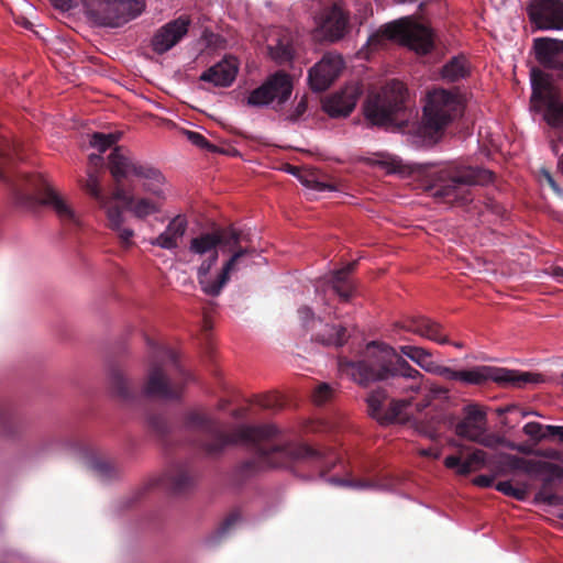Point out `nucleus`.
I'll return each instance as SVG.
<instances>
[{"mask_svg":"<svg viewBox=\"0 0 563 563\" xmlns=\"http://www.w3.org/2000/svg\"><path fill=\"white\" fill-rule=\"evenodd\" d=\"M367 360L352 362L340 358L338 362L341 375H344L360 385L372 382L388 380L394 394L401 396L393 399L385 410L388 398L386 389H376L367 397L369 413L380 423H388L398 419H409L413 415L412 400L422 390L424 375L412 367L396 350L382 342H371L366 346Z\"/></svg>","mask_w":563,"mask_h":563,"instance_id":"1","label":"nucleus"},{"mask_svg":"<svg viewBox=\"0 0 563 563\" xmlns=\"http://www.w3.org/2000/svg\"><path fill=\"white\" fill-rule=\"evenodd\" d=\"M185 426L199 430L209 438L205 449L210 454L221 452L230 444H247L254 448V457L242 466L244 474L271 467H285L291 460L321 459V453L307 445H280L272 441L277 429L272 426H239L230 434L225 433L219 422L201 409L186 413Z\"/></svg>","mask_w":563,"mask_h":563,"instance_id":"2","label":"nucleus"},{"mask_svg":"<svg viewBox=\"0 0 563 563\" xmlns=\"http://www.w3.org/2000/svg\"><path fill=\"white\" fill-rule=\"evenodd\" d=\"M19 203L31 207L40 203L51 208L64 225L79 227L80 214L71 203L57 192L48 179L42 174H23L11 184Z\"/></svg>","mask_w":563,"mask_h":563,"instance_id":"3","label":"nucleus"},{"mask_svg":"<svg viewBox=\"0 0 563 563\" xmlns=\"http://www.w3.org/2000/svg\"><path fill=\"white\" fill-rule=\"evenodd\" d=\"M430 374L439 375L450 380L461 382L466 385H482L488 382H494L499 385L523 387L527 384H539L543 382L540 374L519 372L489 365H477L467 369L456 371L435 362Z\"/></svg>","mask_w":563,"mask_h":563,"instance_id":"4","label":"nucleus"},{"mask_svg":"<svg viewBox=\"0 0 563 563\" xmlns=\"http://www.w3.org/2000/svg\"><path fill=\"white\" fill-rule=\"evenodd\" d=\"M62 10L82 5L86 15L96 24L119 27L134 20L145 9L144 0H52Z\"/></svg>","mask_w":563,"mask_h":563,"instance_id":"5","label":"nucleus"},{"mask_svg":"<svg viewBox=\"0 0 563 563\" xmlns=\"http://www.w3.org/2000/svg\"><path fill=\"white\" fill-rule=\"evenodd\" d=\"M389 41H399L418 54H427L433 47L431 30L410 16L383 25L368 36L366 44L371 49H377Z\"/></svg>","mask_w":563,"mask_h":563,"instance_id":"6","label":"nucleus"},{"mask_svg":"<svg viewBox=\"0 0 563 563\" xmlns=\"http://www.w3.org/2000/svg\"><path fill=\"white\" fill-rule=\"evenodd\" d=\"M493 179L488 169L471 166L446 167L438 173L433 195L449 201L464 199L465 187L486 185Z\"/></svg>","mask_w":563,"mask_h":563,"instance_id":"7","label":"nucleus"},{"mask_svg":"<svg viewBox=\"0 0 563 563\" xmlns=\"http://www.w3.org/2000/svg\"><path fill=\"white\" fill-rule=\"evenodd\" d=\"M531 108L540 113L553 129H563V100L552 85V78L544 70L532 68Z\"/></svg>","mask_w":563,"mask_h":563,"instance_id":"8","label":"nucleus"},{"mask_svg":"<svg viewBox=\"0 0 563 563\" xmlns=\"http://www.w3.org/2000/svg\"><path fill=\"white\" fill-rule=\"evenodd\" d=\"M151 349V367L147 380L144 385V394L148 397H155L164 400L177 399L180 396V387L174 385L165 375L162 365L165 363L176 364L177 354L165 345H158L147 341Z\"/></svg>","mask_w":563,"mask_h":563,"instance_id":"9","label":"nucleus"},{"mask_svg":"<svg viewBox=\"0 0 563 563\" xmlns=\"http://www.w3.org/2000/svg\"><path fill=\"white\" fill-rule=\"evenodd\" d=\"M406 89L402 82L393 80L380 91L371 93L364 104L365 117L375 125L387 126L395 121V115L402 109Z\"/></svg>","mask_w":563,"mask_h":563,"instance_id":"10","label":"nucleus"},{"mask_svg":"<svg viewBox=\"0 0 563 563\" xmlns=\"http://www.w3.org/2000/svg\"><path fill=\"white\" fill-rule=\"evenodd\" d=\"M461 97L442 88L430 91L423 107V123L430 134H437L462 113Z\"/></svg>","mask_w":563,"mask_h":563,"instance_id":"11","label":"nucleus"},{"mask_svg":"<svg viewBox=\"0 0 563 563\" xmlns=\"http://www.w3.org/2000/svg\"><path fill=\"white\" fill-rule=\"evenodd\" d=\"M247 249H240L216 268L217 263L200 264L197 267V280L203 294L218 297L230 280L231 274L243 266V257L249 254Z\"/></svg>","mask_w":563,"mask_h":563,"instance_id":"12","label":"nucleus"},{"mask_svg":"<svg viewBox=\"0 0 563 563\" xmlns=\"http://www.w3.org/2000/svg\"><path fill=\"white\" fill-rule=\"evenodd\" d=\"M240 242V233L230 228L214 232L201 233L192 238L189 243V253L200 261V264L218 263L219 246L221 244L235 246Z\"/></svg>","mask_w":563,"mask_h":563,"instance_id":"13","label":"nucleus"},{"mask_svg":"<svg viewBox=\"0 0 563 563\" xmlns=\"http://www.w3.org/2000/svg\"><path fill=\"white\" fill-rule=\"evenodd\" d=\"M299 321L311 334V340L325 346H342L349 338L347 330L341 324H330L317 318L311 308L303 306L298 309Z\"/></svg>","mask_w":563,"mask_h":563,"instance_id":"14","label":"nucleus"},{"mask_svg":"<svg viewBox=\"0 0 563 563\" xmlns=\"http://www.w3.org/2000/svg\"><path fill=\"white\" fill-rule=\"evenodd\" d=\"M291 91V78L283 71H277L268 77L262 86L251 91L247 97V104L251 107H265L273 101L284 103L289 99Z\"/></svg>","mask_w":563,"mask_h":563,"instance_id":"15","label":"nucleus"},{"mask_svg":"<svg viewBox=\"0 0 563 563\" xmlns=\"http://www.w3.org/2000/svg\"><path fill=\"white\" fill-rule=\"evenodd\" d=\"M349 30V16L338 4L323 9L316 18L313 35L317 40L336 42Z\"/></svg>","mask_w":563,"mask_h":563,"instance_id":"16","label":"nucleus"},{"mask_svg":"<svg viewBox=\"0 0 563 563\" xmlns=\"http://www.w3.org/2000/svg\"><path fill=\"white\" fill-rule=\"evenodd\" d=\"M528 14L539 30H563L562 0H532Z\"/></svg>","mask_w":563,"mask_h":563,"instance_id":"17","label":"nucleus"},{"mask_svg":"<svg viewBox=\"0 0 563 563\" xmlns=\"http://www.w3.org/2000/svg\"><path fill=\"white\" fill-rule=\"evenodd\" d=\"M344 66L343 58L339 54L327 53L309 70L308 80L313 91H324L339 77Z\"/></svg>","mask_w":563,"mask_h":563,"instance_id":"18","label":"nucleus"},{"mask_svg":"<svg viewBox=\"0 0 563 563\" xmlns=\"http://www.w3.org/2000/svg\"><path fill=\"white\" fill-rule=\"evenodd\" d=\"M190 19L187 15L167 22L153 35L151 45L155 53L164 54L176 46L188 33Z\"/></svg>","mask_w":563,"mask_h":563,"instance_id":"19","label":"nucleus"},{"mask_svg":"<svg viewBox=\"0 0 563 563\" xmlns=\"http://www.w3.org/2000/svg\"><path fill=\"white\" fill-rule=\"evenodd\" d=\"M529 476L540 478L542 482L541 488L537 493V499L549 505L556 504L558 496L550 490V486L555 482L563 481V466L542 459H534Z\"/></svg>","mask_w":563,"mask_h":563,"instance_id":"20","label":"nucleus"},{"mask_svg":"<svg viewBox=\"0 0 563 563\" xmlns=\"http://www.w3.org/2000/svg\"><path fill=\"white\" fill-rule=\"evenodd\" d=\"M487 429V413L478 404H467L462 409V419L455 426L457 435L473 440Z\"/></svg>","mask_w":563,"mask_h":563,"instance_id":"21","label":"nucleus"},{"mask_svg":"<svg viewBox=\"0 0 563 563\" xmlns=\"http://www.w3.org/2000/svg\"><path fill=\"white\" fill-rule=\"evenodd\" d=\"M361 93L357 85H349L329 97L323 103V109L332 118L346 117L355 108Z\"/></svg>","mask_w":563,"mask_h":563,"instance_id":"22","label":"nucleus"},{"mask_svg":"<svg viewBox=\"0 0 563 563\" xmlns=\"http://www.w3.org/2000/svg\"><path fill=\"white\" fill-rule=\"evenodd\" d=\"M142 161L136 159L122 147H114L108 157V167L117 184L130 177H136Z\"/></svg>","mask_w":563,"mask_h":563,"instance_id":"23","label":"nucleus"},{"mask_svg":"<svg viewBox=\"0 0 563 563\" xmlns=\"http://www.w3.org/2000/svg\"><path fill=\"white\" fill-rule=\"evenodd\" d=\"M238 71V59L233 56H228L205 70L200 76V80L210 82L216 87H229L234 81Z\"/></svg>","mask_w":563,"mask_h":563,"instance_id":"24","label":"nucleus"},{"mask_svg":"<svg viewBox=\"0 0 563 563\" xmlns=\"http://www.w3.org/2000/svg\"><path fill=\"white\" fill-rule=\"evenodd\" d=\"M187 228V218L178 214L168 222L166 229L158 236L150 240V244L163 250H175L178 247L179 241L185 235Z\"/></svg>","mask_w":563,"mask_h":563,"instance_id":"25","label":"nucleus"},{"mask_svg":"<svg viewBox=\"0 0 563 563\" xmlns=\"http://www.w3.org/2000/svg\"><path fill=\"white\" fill-rule=\"evenodd\" d=\"M534 49L538 60L545 68L563 69V59L560 54L563 51V42L553 38H537L534 40Z\"/></svg>","mask_w":563,"mask_h":563,"instance_id":"26","label":"nucleus"},{"mask_svg":"<svg viewBox=\"0 0 563 563\" xmlns=\"http://www.w3.org/2000/svg\"><path fill=\"white\" fill-rule=\"evenodd\" d=\"M142 183V188L156 199H165L166 179L163 173L152 164L142 162L136 177Z\"/></svg>","mask_w":563,"mask_h":563,"instance_id":"27","label":"nucleus"},{"mask_svg":"<svg viewBox=\"0 0 563 563\" xmlns=\"http://www.w3.org/2000/svg\"><path fill=\"white\" fill-rule=\"evenodd\" d=\"M404 329L408 332L418 334L422 338L437 342L438 344L450 343L446 335L441 334V325L435 321L423 316L410 318L404 325Z\"/></svg>","mask_w":563,"mask_h":563,"instance_id":"28","label":"nucleus"},{"mask_svg":"<svg viewBox=\"0 0 563 563\" xmlns=\"http://www.w3.org/2000/svg\"><path fill=\"white\" fill-rule=\"evenodd\" d=\"M487 454L483 450H474L465 460L459 455H449L444 460L448 468L455 470L459 475H467L482 468L486 464Z\"/></svg>","mask_w":563,"mask_h":563,"instance_id":"29","label":"nucleus"},{"mask_svg":"<svg viewBox=\"0 0 563 563\" xmlns=\"http://www.w3.org/2000/svg\"><path fill=\"white\" fill-rule=\"evenodd\" d=\"M354 266L355 263L347 264L342 269L334 272L328 280L329 287H331L342 301H349L354 295L355 288L349 277Z\"/></svg>","mask_w":563,"mask_h":563,"instance_id":"30","label":"nucleus"},{"mask_svg":"<svg viewBox=\"0 0 563 563\" xmlns=\"http://www.w3.org/2000/svg\"><path fill=\"white\" fill-rule=\"evenodd\" d=\"M108 227L114 231L124 247H130L133 244L134 230L124 225L123 210L118 207H111L106 211Z\"/></svg>","mask_w":563,"mask_h":563,"instance_id":"31","label":"nucleus"},{"mask_svg":"<svg viewBox=\"0 0 563 563\" xmlns=\"http://www.w3.org/2000/svg\"><path fill=\"white\" fill-rule=\"evenodd\" d=\"M286 170L289 174L296 176L298 178V180L307 189H309V190H311L313 192L322 194V192L335 191L336 190V188L333 185L322 180L319 177V175H317L313 172L301 170V169H299L296 166H288Z\"/></svg>","mask_w":563,"mask_h":563,"instance_id":"32","label":"nucleus"},{"mask_svg":"<svg viewBox=\"0 0 563 563\" xmlns=\"http://www.w3.org/2000/svg\"><path fill=\"white\" fill-rule=\"evenodd\" d=\"M192 484L194 476L187 465H176L164 476V485L177 493L184 492Z\"/></svg>","mask_w":563,"mask_h":563,"instance_id":"33","label":"nucleus"},{"mask_svg":"<svg viewBox=\"0 0 563 563\" xmlns=\"http://www.w3.org/2000/svg\"><path fill=\"white\" fill-rule=\"evenodd\" d=\"M81 187L96 200L100 209L104 212L111 207H114V205H110V198L103 191L100 177L97 173L88 170L87 178L81 183Z\"/></svg>","mask_w":563,"mask_h":563,"instance_id":"34","label":"nucleus"},{"mask_svg":"<svg viewBox=\"0 0 563 563\" xmlns=\"http://www.w3.org/2000/svg\"><path fill=\"white\" fill-rule=\"evenodd\" d=\"M274 42L268 44L271 57L279 64L290 60L294 55V46L289 32L279 31Z\"/></svg>","mask_w":563,"mask_h":563,"instance_id":"35","label":"nucleus"},{"mask_svg":"<svg viewBox=\"0 0 563 563\" xmlns=\"http://www.w3.org/2000/svg\"><path fill=\"white\" fill-rule=\"evenodd\" d=\"M399 352L402 356L408 357L411 362L418 365L421 369L427 373H430L432 366L437 362L433 358L432 353L421 346L416 345H401L399 347Z\"/></svg>","mask_w":563,"mask_h":563,"instance_id":"36","label":"nucleus"},{"mask_svg":"<svg viewBox=\"0 0 563 563\" xmlns=\"http://www.w3.org/2000/svg\"><path fill=\"white\" fill-rule=\"evenodd\" d=\"M162 206L155 199L148 197H135L129 211L137 219H146L161 211Z\"/></svg>","mask_w":563,"mask_h":563,"instance_id":"37","label":"nucleus"},{"mask_svg":"<svg viewBox=\"0 0 563 563\" xmlns=\"http://www.w3.org/2000/svg\"><path fill=\"white\" fill-rule=\"evenodd\" d=\"M85 463L102 481H109L117 475V470L111 463L93 453L85 456Z\"/></svg>","mask_w":563,"mask_h":563,"instance_id":"38","label":"nucleus"},{"mask_svg":"<svg viewBox=\"0 0 563 563\" xmlns=\"http://www.w3.org/2000/svg\"><path fill=\"white\" fill-rule=\"evenodd\" d=\"M470 70L467 60L463 56H455L442 69V77L449 81H456L467 76Z\"/></svg>","mask_w":563,"mask_h":563,"instance_id":"39","label":"nucleus"},{"mask_svg":"<svg viewBox=\"0 0 563 563\" xmlns=\"http://www.w3.org/2000/svg\"><path fill=\"white\" fill-rule=\"evenodd\" d=\"M373 166H378L388 174H406L407 169L402 161L397 156L380 153L369 159Z\"/></svg>","mask_w":563,"mask_h":563,"instance_id":"40","label":"nucleus"},{"mask_svg":"<svg viewBox=\"0 0 563 563\" xmlns=\"http://www.w3.org/2000/svg\"><path fill=\"white\" fill-rule=\"evenodd\" d=\"M499 459L509 470L522 472L528 476L534 463V459H526L509 453L499 454Z\"/></svg>","mask_w":563,"mask_h":563,"instance_id":"41","label":"nucleus"},{"mask_svg":"<svg viewBox=\"0 0 563 563\" xmlns=\"http://www.w3.org/2000/svg\"><path fill=\"white\" fill-rule=\"evenodd\" d=\"M448 397H449L448 388L440 386V385L430 384L427 389V393L424 394L423 399L421 401L415 404V410L417 412H421L424 408L430 406L432 400L448 399Z\"/></svg>","mask_w":563,"mask_h":563,"instance_id":"42","label":"nucleus"},{"mask_svg":"<svg viewBox=\"0 0 563 563\" xmlns=\"http://www.w3.org/2000/svg\"><path fill=\"white\" fill-rule=\"evenodd\" d=\"M120 135L117 133H93L90 139V146L98 150L100 154L104 153L108 148L119 141Z\"/></svg>","mask_w":563,"mask_h":563,"instance_id":"43","label":"nucleus"},{"mask_svg":"<svg viewBox=\"0 0 563 563\" xmlns=\"http://www.w3.org/2000/svg\"><path fill=\"white\" fill-rule=\"evenodd\" d=\"M522 431L526 435L531 438L532 440L539 442L548 437H551L547 431V426L541 424L540 422L530 421L526 423L522 428Z\"/></svg>","mask_w":563,"mask_h":563,"instance_id":"44","label":"nucleus"},{"mask_svg":"<svg viewBox=\"0 0 563 563\" xmlns=\"http://www.w3.org/2000/svg\"><path fill=\"white\" fill-rule=\"evenodd\" d=\"M496 489L506 496L514 497L517 500H525L527 490L525 488L515 487L510 481L499 482Z\"/></svg>","mask_w":563,"mask_h":563,"instance_id":"45","label":"nucleus"},{"mask_svg":"<svg viewBox=\"0 0 563 563\" xmlns=\"http://www.w3.org/2000/svg\"><path fill=\"white\" fill-rule=\"evenodd\" d=\"M112 389L113 391L122 397L123 399H128L130 397V383L129 380L121 374H114L112 377Z\"/></svg>","mask_w":563,"mask_h":563,"instance_id":"46","label":"nucleus"},{"mask_svg":"<svg viewBox=\"0 0 563 563\" xmlns=\"http://www.w3.org/2000/svg\"><path fill=\"white\" fill-rule=\"evenodd\" d=\"M472 441L489 449H496L500 445L501 437L488 433L486 429L479 432Z\"/></svg>","mask_w":563,"mask_h":563,"instance_id":"47","label":"nucleus"},{"mask_svg":"<svg viewBox=\"0 0 563 563\" xmlns=\"http://www.w3.org/2000/svg\"><path fill=\"white\" fill-rule=\"evenodd\" d=\"M109 198L110 203L112 202V200L121 201L129 210L135 197L132 194L128 192L121 186V184H117L112 195L109 196Z\"/></svg>","mask_w":563,"mask_h":563,"instance_id":"48","label":"nucleus"},{"mask_svg":"<svg viewBox=\"0 0 563 563\" xmlns=\"http://www.w3.org/2000/svg\"><path fill=\"white\" fill-rule=\"evenodd\" d=\"M333 389L327 383L320 384L312 395L313 402L316 405H323L332 396Z\"/></svg>","mask_w":563,"mask_h":563,"instance_id":"49","label":"nucleus"},{"mask_svg":"<svg viewBox=\"0 0 563 563\" xmlns=\"http://www.w3.org/2000/svg\"><path fill=\"white\" fill-rule=\"evenodd\" d=\"M329 482L331 484L352 487V488H356V489H366V488L378 487L377 485H374L373 483L365 482V481H345V479H338V478L332 477L329 479Z\"/></svg>","mask_w":563,"mask_h":563,"instance_id":"50","label":"nucleus"},{"mask_svg":"<svg viewBox=\"0 0 563 563\" xmlns=\"http://www.w3.org/2000/svg\"><path fill=\"white\" fill-rule=\"evenodd\" d=\"M240 521L241 516L239 514L230 515L217 530V537L221 538L228 534Z\"/></svg>","mask_w":563,"mask_h":563,"instance_id":"51","label":"nucleus"},{"mask_svg":"<svg viewBox=\"0 0 563 563\" xmlns=\"http://www.w3.org/2000/svg\"><path fill=\"white\" fill-rule=\"evenodd\" d=\"M184 134L186 135L187 140L190 141L194 145L200 147V148H212L208 140L200 133L195 131H185Z\"/></svg>","mask_w":563,"mask_h":563,"instance_id":"52","label":"nucleus"},{"mask_svg":"<svg viewBox=\"0 0 563 563\" xmlns=\"http://www.w3.org/2000/svg\"><path fill=\"white\" fill-rule=\"evenodd\" d=\"M540 177L541 183H547L556 195L563 196V190L558 186L556 181L547 169L541 170Z\"/></svg>","mask_w":563,"mask_h":563,"instance_id":"53","label":"nucleus"},{"mask_svg":"<svg viewBox=\"0 0 563 563\" xmlns=\"http://www.w3.org/2000/svg\"><path fill=\"white\" fill-rule=\"evenodd\" d=\"M413 426H415L416 431L426 438L434 439L438 434L437 431L432 427H426L420 422H415Z\"/></svg>","mask_w":563,"mask_h":563,"instance_id":"54","label":"nucleus"},{"mask_svg":"<svg viewBox=\"0 0 563 563\" xmlns=\"http://www.w3.org/2000/svg\"><path fill=\"white\" fill-rule=\"evenodd\" d=\"M534 455L543 459L560 460L561 453L555 449L534 450Z\"/></svg>","mask_w":563,"mask_h":563,"instance_id":"55","label":"nucleus"},{"mask_svg":"<svg viewBox=\"0 0 563 563\" xmlns=\"http://www.w3.org/2000/svg\"><path fill=\"white\" fill-rule=\"evenodd\" d=\"M18 148V143L8 139L3 140V144H0V156H8L11 152Z\"/></svg>","mask_w":563,"mask_h":563,"instance_id":"56","label":"nucleus"},{"mask_svg":"<svg viewBox=\"0 0 563 563\" xmlns=\"http://www.w3.org/2000/svg\"><path fill=\"white\" fill-rule=\"evenodd\" d=\"M494 483V478L488 475H479L474 478V484L479 487H490Z\"/></svg>","mask_w":563,"mask_h":563,"instance_id":"57","label":"nucleus"},{"mask_svg":"<svg viewBox=\"0 0 563 563\" xmlns=\"http://www.w3.org/2000/svg\"><path fill=\"white\" fill-rule=\"evenodd\" d=\"M547 431L551 437H558L559 441L563 444V427L562 426H547Z\"/></svg>","mask_w":563,"mask_h":563,"instance_id":"58","label":"nucleus"},{"mask_svg":"<svg viewBox=\"0 0 563 563\" xmlns=\"http://www.w3.org/2000/svg\"><path fill=\"white\" fill-rule=\"evenodd\" d=\"M307 110V102L305 99H301L297 106H296V109H295V114H294V118H298L300 117L301 114H303Z\"/></svg>","mask_w":563,"mask_h":563,"instance_id":"59","label":"nucleus"},{"mask_svg":"<svg viewBox=\"0 0 563 563\" xmlns=\"http://www.w3.org/2000/svg\"><path fill=\"white\" fill-rule=\"evenodd\" d=\"M419 454L422 455V456L432 457V459H439L440 457V452L435 451V450H433L431 448L419 450Z\"/></svg>","mask_w":563,"mask_h":563,"instance_id":"60","label":"nucleus"},{"mask_svg":"<svg viewBox=\"0 0 563 563\" xmlns=\"http://www.w3.org/2000/svg\"><path fill=\"white\" fill-rule=\"evenodd\" d=\"M516 451L519 453H522V454H533L534 455V451L531 450L528 444H523V443H517Z\"/></svg>","mask_w":563,"mask_h":563,"instance_id":"61","label":"nucleus"},{"mask_svg":"<svg viewBox=\"0 0 563 563\" xmlns=\"http://www.w3.org/2000/svg\"><path fill=\"white\" fill-rule=\"evenodd\" d=\"M89 162H90V164L98 166V165L102 164V157L100 154H90Z\"/></svg>","mask_w":563,"mask_h":563,"instance_id":"62","label":"nucleus"},{"mask_svg":"<svg viewBox=\"0 0 563 563\" xmlns=\"http://www.w3.org/2000/svg\"><path fill=\"white\" fill-rule=\"evenodd\" d=\"M500 445L506 446L509 450L516 451L517 443L507 440L506 438L501 437Z\"/></svg>","mask_w":563,"mask_h":563,"instance_id":"63","label":"nucleus"},{"mask_svg":"<svg viewBox=\"0 0 563 563\" xmlns=\"http://www.w3.org/2000/svg\"><path fill=\"white\" fill-rule=\"evenodd\" d=\"M515 407L514 406H508V407H505V408H499L497 410L498 415H505L507 412H510Z\"/></svg>","mask_w":563,"mask_h":563,"instance_id":"64","label":"nucleus"}]
</instances>
